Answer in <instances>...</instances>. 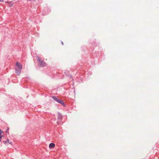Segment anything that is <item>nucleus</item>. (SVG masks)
I'll return each mask as SVG.
<instances>
[{
    "instance_id": "9",
    "label": "nucleus",
    "mask_w": 159,
    "mask_h": 159,
    "mask_svg": "<svg viewBox=\"0 0 159 159\" xmlns=\"http://www.w3.org/2000/svg\"><path fill=\"white\" fill-rule=\"evenodd\" d=\"M2 136H3L2 135V134L1 135L0 134V139H1V138H2Z\"/></svg>"
},
{
    "instance_id": "7",
    "label": "nucleus",
    "mask_w": 159,
    "mask_h": 159,
    "mask_svg": "<svg viewBox=\"0 0 159 159\" xmlns=\"http://www.w3.org/2000/svg\"><path fill=\"white\" fill-rule=\"evenodd\" d=\"M3 142L5 144H6L7 143H9V140L8 139H7L6 141H4Z\"/></svg>"
},
{
    "instance_id": "10",
    "label": "nucleus",
    "mask_w": 159,
    "mask_h": 159,
    "mask_svg": "<svg viewBox=\"0 0 159 159\" xmlns=\"http://www.w3.org/2000/svg\"><path fill=\"white\" fill-rule=\"evenodd\" d=\"M0 2H3L4 1H3V0H0Z\"/></svg>"
},
{
    "instance_id": "3",
    "label": "nucleus",
    "mask_w": 159,
    "mask_h": 159,
    "mask_svg": "<svg viewBox=\"0 0 159 159\" xmlns=\"http://www.w3.org/2000/svg\"><path fill=\"white\" fill-rule=\"evenodd\" d=\"M57 116V124H59L60 123H61V121L62 116L60 113L58 112Z\"/></svg>"
},
{
    "instance_id": "8",
    "label": "nucleus",
    "mask_w": 159,
    "mask_h": 159,
    "mask_svg": "<svg viewBox=\"0 0 159 159\" xmlns=\"http://www.w3.org/2000/svg\"><path fill=\"white\" fill-rule=\"evenodd\" d=\"M2 133V131L0 129V134L1 135Z\"/></svg>"
},
{
    "instance_id": "4",
    "label": "nucleus",
    "mask_w": 159,
    "mask_h": 159,
    "mask_svg": "<svg viewBox=\"0 0 159 159\" xmlns=\"http://www.w3.org/2000/svg\"><path fill=\"white\" fill-rule=\"evenodd\" d=\"M15 70H16V73L18 75H19L21 73V71L22 69H19L17 68H15Z\"/></svg>"
},
{
    "instance_id": "2",
    "label": "nucleus",
    "mask_w": 159,
    "mask_h": 159,
    "mask_svg": "<svg viewBox=\"0 0 159 159\" xmlns=\"http://www.w3.org/2000/svg\"><path fill=\"white\" fill-rule=\"evenodd\" d=\"M52 98L54 99L57 102L60 103L62 105L64 106L65 105L63 101L62 100H60L58 99L55 96H52Z\"/></svg>"
},
{
    "instance_id": "1",
    "label": "nucleus",
    "mask_w": 159,
    "mask_h": 159,
    "mask_svg": "<svg viewBox=\"0 0 159 159\" xmlns=\"http://www.w3.org/2000/svg\"><path fill=\"white\" fill-rule=\"evenodd\" d=\"M38 61L39 63L40 66L44 67L46 66V63H45L43 60H42L41 58L39 57H37V58Z\"/></svg>"
},
{
    "instance_id": "6",
    "label": "nucleus",
    "mask_w": 159,
    "mask_h": 159,
    "mask_svg": "<svg viewBox=\"0 0 159 159\" xmlns=\"http://www.w3.org/2000/svg\"><path fill=\"white\" fill-rule=\"evenodd\" d=\"M55 146V144L53 143H50L49 145V148H54Z\"/></svg>"
},
{
    "instance_id": "13",
    "label": "nucleus",
    "mask_w": 159,
    "mask_h": 159,
    "mask_svg": "<svg viewBox=\"0 0 159 159\" xmlns=\"http://www.w3.org/2000/svg\"><path fill=\"white\" fill-rule=\"evenodd\" d=\"M1 141V139H0V142Z\"/></svg>"
},
{
    "instance_id": "11",
    "label": "nucleus",
    "mask_w": 159,
    "mask_h": 159,
    "mask_svg": "<svg viewBox=\"0 0 159 159\" xmlns=\"http://www.w3.org/2000/svg\"><path fill=\"white\" fill-rule=\"evenodd\" d=\"M11 143H12V142H9V143H10V144H11Z\"/></svg>"
},
{
    "instance_id": "5",
    "label": "nucleus",
    "mask_w": 159,
    "mask_h": 159,
    "mask_svg": "<svg viewBox=\"0 0 159 159\" xmlns=\"http://www.w3.org/2000/svg\"><path fill=\"white\" fill-rule=\"evenodd\" d=\"M16 66H17L16 68H18L20 69H22V65L19 62H16Z\"/></svg>"
},
{
    "instance_id": "12",
    "label": "nucleus",
    "mask_w": 159,
    "mask_h": 159,
    "mask_svg": "<svg viewBox=\"0 0 159 159\" xmlns=\"http://www.w3.org/2000/svg\"><path fill=\"white\" fill-rule=\"evenodd\" d=\"M61 43L62 45H63V43L62 42H61Z\"/></svg>"
}]
</instances>
